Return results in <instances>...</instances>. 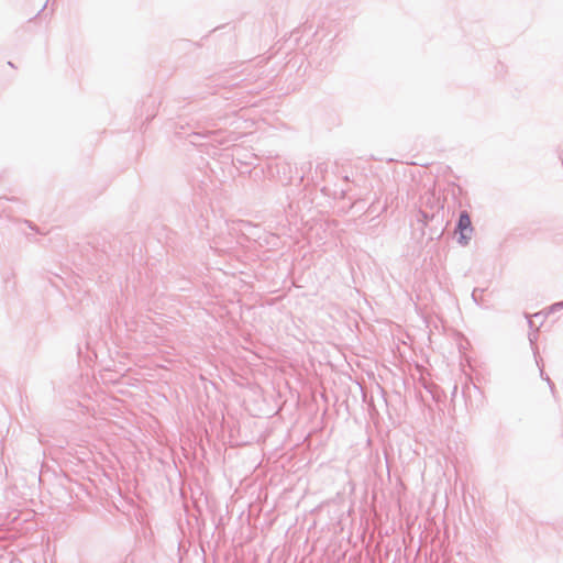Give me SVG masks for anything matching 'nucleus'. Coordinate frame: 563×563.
Returning <instances> with one entry per match:
<instances>
[{
	"instance_id": "nucleus-1",
	"label": "nucleus",
	"mask_w": 563,
	"mask_h": 563,
	"mask_svg": "<svg viewBox=\"0 0 563 563\" xmlns=\"http://www.w3.org/2000/svg\"><path fill=\"white\" fill-rule=\"evenodd\" d=\"M456 231L460 233L459 243L462 245L468 244L472 238L473 227L471 217L467 213V211H462L460 213L459 221L456 224Z\"/></svg>"
},
{
	"instance_id": "nucleus-2",
	"label": "nucleus",
	"mask_w": 563,
	"mask_h": 563,
	"mask_svg": "<svg viewBox=\"0 0 563 563\" xmlns=\"http://www.w3.org/2000/svg\"><path fill=\"white\" fill-rule=\"evenodd\" d=\"M419 216L421 217V221H423V223L426 224L428 220H432L434 218V216H429L427 212L424 211H420L419 212Z\"/></svg>"
},
{
	"instance_id": "nucleus-3",
	"label": "nucleus",
	"mask_w": 563,
	"mask_h": 563,
	"mask_svg": "<svg viewBox=\"0 0 563 563\" xmlns=\"http://www.w3.org/2000/svg\"><path fill=\"white\" fill-rule=\"evenodd\" d=\"M545 380L548 382L551 390L553 391L554 390V384L551 382V379L548 376L545 377Z\"/></svg>"
},
{
	"instance_id": "nucleus-4",
	"label": "nucleus",
	"mask_w": 563,
	"mask_h": 563,
	"mask_svg": "<svg viewBox=\"0 0 563 563\" xmlns=\"http://www.w3.org/2000/svg\"><path fill=\"white\" fill-rule=\"evenodd\" d=\"M553 307H563V302L555 303Z\"/></svg>"
},
{
	"instance_id": "nucleus-5",
	"label": "nucleus",
	"mask_w": 563,
	"mask_h": 563,
	"mask_svg": "<svg viewBox=\"0 0 563 563\" xmlns=\"http://www.w3.org/2000/svg\"><path fill=\"white\" fill-rule=\"evenodd\" d=\"M475 294H476V289L472 294V297L474 298V300H476Z\"/></svg>"
}]
</instances>
